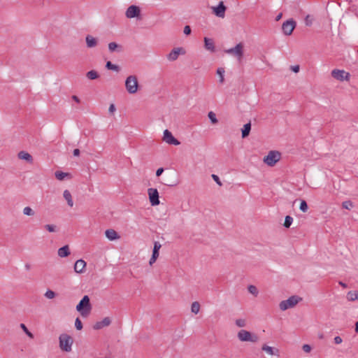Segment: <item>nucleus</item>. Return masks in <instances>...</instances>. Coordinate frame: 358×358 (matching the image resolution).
<instances>
[{
    "label": "nucleus",
    "mask_w": 358,
    "mask_h": 358,
    "mask_svg": "<svg viewBox=\"0 0 358 358\" xmlns=\"http://www.w3.org/2000/svg\"><path fill=\"white\" fill-rule=\"evenodd\" d=\"M76 310L80 313L82 317H87L92 310L90 297L85 295L76 306Z\"/></svg>",
    "instance_id": "obj_1"
},
{
    "label": "nucleus",
    "mask_w": 358,
    "mask_h": 358,
    "mask_svg": "<svg viewBox=\"0 0 358 358\" xmlns=\"http://www.w3.org/2000/svg\"><path fill=\"white\" fill-rule=\"evenodd\" d=\"M125 88L129 94H134L138 92V82L136 76H129L125 80Z\"/></svg>",
    "instance_id": "obj_2"
},
{
    "label": "nucleus",
    "mask_w": 358,
    "mask_h": 358,
    "mask_svg": "<svg viewBox=\"0 0 358 358\" xmlns=\"http://www.w3.org/2000/svg\"><path fill=\"white\" fill-rule=\"evenodd\" d=\"M59 348L62 351L69 352L71 351L73 338L66 334H62L59 337Z\"/></svg>",
    "instance_id": "obj_3"
},
{
    "label": "nucleus",
    "mask_w": 358,
    "mask_h": 358,
    "mask_svg": "<svg viewBox=\"0 0 358 358\" xmlns=\"http://www.w3.org/2000/svg\"><path fill=\"white\" fill-rule=\"evenodd\" d=\"M302 300V299L296 295H293L290 297H289L286 300L282 301L280 304L279 307L281 310H286L289 308H294L299 302H300Z\"/></svg>",
    "instance_id": "obj_4"
},
{
    "label": "nucleus",
    "mask_w": 358,
    "mask_h": 358,
    "mask_svg": "<svg viewBox=\"0 0 358 358\" xmlns=\"http://www.w3.org/2000/svg\"><path fill=\"white\" fill-rule=\"evenodd\" d=\"M237 337L242 342L257 343L259 341V336L257 334L241 329L237 334Z\"/></svg>",
    "instance_id": "obj_5"
},
{
    "label": "nucleus",
    "mask_w": 358,
    "mask_h": 358,
    "mask_svg": "<svg viewBox=\"0 0 358 358\" xmlns=\"http://www.w3.org/2000/svg\"><path fill=\"white\" fill-rule=\"evenodd\" d=\"M281 158V153L277 150H271L264 157V162L268 166H273Z\"/></svg>",
    "instance_id": "obj_6"
},
{
    "label": "nucleus",
    "mask_w": 358,
    "mask_h": 358,
    "mask_svg": "<svg viewBox=\"0 0 358 358\" xmlns=\"http://www.w3.org/2000/svg\"><path fill=\"white\" fill-rule=\"evenodd\" d=\"M226 52L235 56L240 62L243 56V45L238 43L235 47L227 50Z\"/></svg>",
    "instance_id": "obj_7"
},
{
    "label": "nucleus",
    "mask_w": 358,
    "mask_h": 358,
    "mask_svg": "<svg viewBox=\"0 0 358 358\" xmlns=\"http://www.w3.org/2000/svg\"><path fill=\"white\" fill-rule=\"evenodd\" d=\"M296 25V22L293 19H289L283 22L282 25V32L286 36H289L292 34Z\"/></svg>",
    "instance_id": "obj_8"
},
{
    "label": "nucleus",
    "mask_w": 358,
    "mask_h": 358,
    "mask_svg": "<svg viewBox=\"0 0 358 358\" xmlns=\"http://www.w3.org/2000/svg\"><path fill=\"white\" fill-rule=\"evenodd\" d=\"M186 51L183 48H174L166 56L167 59L170 62H174L178 59L179 55H184Z\"/></svg>",
    "instance_id": "obj_9"
},
{
    "label": "nucleus",
    "mask_w": 358,
    "mask_h": 358,
    "mask_svg": "<svg viewBox=\"0 0 358 358\" xmlns=\"http://www.w3.org/2000/svg\"><path fill=\"white\" fill-rule=\"evenodd\" d=\"M331 76L340 81L348 80L350 78L349 73L345 72L344 70L334 69L331 71Z\"/></svg>",
    "instance_id": "obj_10"
},
{
    "label": "nucleus",
    "mask_w": 358,
    "mask_h": 358,
    "mask_svg": "<svg viewBox=\"0 0 358 358\" xmlns=\"http://www.w3.org/2000/svg\"><path fill=\"white\" fill-rule=\"evenodd\" d=\"M141 14V9L138 6L135 5L129 6L126 12L125 15L127 18L138 17Z\"/></svg>",
    "instance_id": "obj_11"
},
{
    "label": "nucleus",
    "mask_w": 358,
    "mask_h": 358,
    "mask_svg": "<svg viewBox=\"0 0 358 358\" xmlns=\"http://www.w3.org/2000/svg\"><path fill=\"white\" fill-rule=\"evenodd\" d=\"M163 141L169 145H178L180 143L168 129L164 131Z\"/></svg>",
    "instance_id": "obj_12"
},
{
    "label": "nucleus",
    "mask_w": 358,
    "mask_h": 358,
    "mask_svg": "<svg viewBox=\"0 0 358 358\" xmlns=\"http://www.w3.org/2000/svg\"><path fill=\"white\" fill-rule=\"evenodd\" d=\"M150 202L152 206L159 204V192L157 189L149 188L148 189Z\"/></svg>",
    "instance_id": "obj_13"
},
{
    "label": "nucleus",
    "mask_w": 358,
    "mask_h": 358,
    "mask_svg": "<svg viewBox=\"0 0 358 358\" xmlns=\"http://www.w3.org/2000/svg\"><path fill=\"white\" fill-rule=\"evenodd\" d=\"M214 14L221 18L224 17L225 16V10L226 7L224 5L223 1H220L217 6H214L212 8Z\"/></svg>",
    "instance_id": "obj_14"
},
{
    "label": "nucleus",
    "mask_w": 358,
    "mask_h": 358,
    "mask_svg": "<svg viewBox=\"0 0 358 358\" xmlns=\"http://www.w3.org/2000/svg\"><path fill=\"white\" fill-rule=\"evenodd\" d=\"M111 320L109 317H104L102 320L96 322L94 326V329L99 330L101 329L103 327H108L110 324Z\"/></svg>",
    "instance_id": "obj_15"
},
{
    "label": "nucleus",
    "mask_w": 358,
    "mask_h": 358,
    "mask_svg": "<svg viewBox=\"0 0 358 358\" xmlns=\"http://www.w3.org/2000/svg\"><path fill=\"white\" fill-rule=\"evenodd\" d=\"M86 267V262L83 259H78L74 264V271L77 273H82L84 272Z\"/></svg>",
    "instance_id": "obj_16"
},
{
    "label": "nucleus",
    "mask_w": 358,
    "mask_h": 358,
    "mask_svg": "<svg viewBox=\"0 0 358 358\" xmlns=\"http://www.w3.org/2000/svg\"><path fill=\"white\" fill-rule=\"evenodd\" d=\"M262 350L269 355H275L278 357L280 355V351L278 348L268 346L266 344L262 345Z\"/></svg>",
    "instance_id": "obj_17"
},
{
    "label": "nucleus",
    "mask_w": 358,
    "mask_h": 358,
    "mask_svg": "<svg viewBox=\"0 0 358 358\" xmlns=\"http://www.w3.org/2000/svg\"><path fill=\"white\" fill-rule=\"evenodd\" d=\"M204 47L207 50L211 52H214L215 51V43L212 38L207 37L204 38Z\"/></svg>",
    "instance_id": "obj_18"
},
{
    "label": "nucleus",
    "mask_w": 358,
    "mask_h": 358,
    "mask_svg": "<svg viewBox=\"0 0 358 358\" xmlns=\"http://www.w3.org/2000/svg\"><path fill=\"white\" fill-rule=\"evenodd\" d=\"M106 238L110 241H115L120 238V236L114 229H110L105 231Z\"/></svg>",
    "instance_id": "obj_19"
},
{
    "label": "nucleus",
    "mask_w": 358,
    "mask_h": 358,
    "mask_svg": "<svg viewBox=\"0 0 358 358\" xmlns=\"http://www.w3.org/2000/svg\"><path fill=\"white\" fill-rule=\"evenodd\" d=\"M85 41L87 48H94L95 46H96L98 43L97 39L91 35H87V36L85 37Z\"/></svg>",
    "instance_id": "obj_20"
},
{
    "label": "nucleus",
    "mask_w": 358,
    "mask_h": 358,
    "mask_svg": "<svg viewBox=\"0 0 358 358\" xmlns=\"http://www.w3.org/2000/svg\"><path fill=\"white\" fill-rule=\"evenodd\" d=\"M18 157L20 159L25 160L29 163H32V162H33L32 156L29 153H28L27 152H25V151H20L18 153Z\"/></svg>",
    "instance_id": "obj_21"
},
{
    "label": "nucleus",
    "mask_w": 358,
    "mask_h": 358,
    "mask_svg": "<svg viewBox=\"0 0 358 358\" xmlns=\"http://www.w3.org/2000/svg\"><path fill=\"white\" fill-rule=\"evenodd\" d=\"M70 254L69 248L68 245H64L58 250V255L60 257H66Z\"/></svg>",
    "instance_id": "obj_22"
},
{
    "label": "nucleus",
    "mask_w": 358,
    "mask_h": 358,
    "mask_svg": "<svg viewBox=\"0 0 358 358\" xmlns=\"http://www.w3.org/2000/svg\"><path fill=\"white\" fill-rule=\"evenodd\" d=\"M63 196L64 198L66 199L68 205L70 207H72L73 206V201L71 192L69 190L66 189L64 191Z\"/></svg>",
    "instance_id": "obj_23"
},
{
    "label": "nucleus",
    "mask_w": 358,
    "mask_h": 358,
    "mask_svg": "<svg viewBox=\"0 0 358 358\" xmlns=\"http://www.w3.org/2000/svg\"><path fill=\"white\" fill-rule=\"evenodd\" d=\"M108 50L110 52H113L114 51L120 52L122 50V48L120 45H117L115 42H110L108 43Z\"/></svg>",
    "instance_id": "obj_24"
},
{
    "label": "nucleus",
    "mask_w": 358,
    "mask_h": 358,
    "mask_svg": "<svg viewBox=\"0 0 358 358\" xmlns=\"http://www.w3.org/2000/svg\"><path fill=\"white\" fill-rule=\"evenodd\" d=\"M250 129H251L250 122L244 124L243 128L242 129V137L243 138L247 137L250 134Z\"/></svg>",
    "instance_id": "obj_25"
},
{
    "label": "nucleus",
    "mask_w": 358,
    "mask_h": 358,
    "mask_svg": "<svg viewBox=\"0 0 358 358\" xmlns=\"http://www.w3.org/2000/svg\"><path fill=\"white\" fill-rule=\"evenodd\" d=\"M23 214L27 216H34L35 215L34 210L29 206H26L23 208Z\"/></svg>",
    "instance_id": "obj_26"
},
{
    "label": "nucleus",
    "mask_w": 358,
    "mask_h": 358,
    "mask_svg": "<svg viewBox=\"0 0 358 358\" xmlns=\"http://www.w3.org/2000/svg\"><path fill=\"white\" fill-rule=\"evenodd\" d=\"M200 310V304L197 301H194L192 303L191 306V311L194 313L197 314Z\"/></svg>",
    "instance_id": "obj_27"
},
{
    "label": "nucleus",
    "mask_w": 358,
    "mask_h": 358,
    "mask_svg": "<svg viewBox=\"0 0 358 358\" xmlns=\"http://www.w3.org/2000/svg\"><path fill=\"white\" fill-rule=\"evenodd\" d=\"M87 77L90 80H94L99 77L98 73L94 70H91L87 73Z\"/></svg>",
    "instance_id": "obj_28"
},
{
    "label": "nucleus",
    "mask_w": 358,
    "mask_h": 358,
    "mask_svg": "<svg viewBox=\"0 0 358 358\" xmlns=\"http://www.w3.org/2000/svg\"><path fill=\"white\" fill-rule=\"evenodd\" d=\"M106 67L109 70H113L115 71H119V70H120V67L117 65L113 64L110 61L106 62Z\"/></svg>",
    "instance_id": "obj_29"
},
{
    "label": "nucleus",
    "mask_w": 358,
    "mask_h": 358,
    "mask_svg": "<svg viewBox=\"0 0 358 358\" xmlns=\"http://www.w3.org/2000/svg\"><path fill=\"white\" fill-rule=\"evenodd\" d=\"M224 69L222 67L217 69V74L220 76V83H223L224 80Z\"/></svg>",
    "instance_id": "obj_30"
},
{
    "label": "nucleus",
    "mask_w": 358,
    "mask_h": 358,
    "mask_svg": "<svg viewBox=\"0 0 358 358\" xmlns=\"http://www.w3.org/2000/svg\"><path fill=\"white\" fill-rule=\"evenodd\" d=\"M348 299L349 301H355L358 299V292H349L348 293Z\"/></svg>",
    "instance_id": "obj_31"
},
{
    "label": "nucleus",
    "mask_w": 358,
    "mask_h": 358,
    "mask_svg": "<svg viewBox=\"0 0 358 358\" xmlns=\"http://www.w3.org/2000/svg\"><path fill=\"white\" fill-rule=\"evenodd\" d=\"M55 175L57 180H63L68 176V173L62 171H56Z\"/></svg>",
    "instance_id": "obj_32"
},
{
    "label": "nucleus",
    "mask_w": 358,
    "mask_h": 358,
    "mask_svg": "<svg viewBox=\"0 0 358 358\" xmlns=\"http://www.w3.org/2000/svg\"><path fill=\"white\" fill-rule=\"evenodd\" d=\"M248 292L251 294L254 295L255 296H257L259 294L258 289L255 285H249L248 287Z\"/></svg>",
    "instance_id": "obj_33"
},
{
    "label": "nucleus",
    "mask_w": 358,
    "mask_h": 358,
    "mask_svg": "<svg viewBox=\"0 0 358 358\" xmlns=\"http://www.w3.org/2000/svg\"><path fill=\"white\" fill-rule=\"evenodd\" d=\"M208 118L210 119V122L213 123V124H216L217 123V119L216 117V115L214 112L213 111H210L208 114Z\"/></svg>",
    "instance_id": "obj_34"
},
{
    "label": "nucleus",
    "mask_w": 358,
    "mask_h": 358,
    "mask_svg": "<svg viewBox=\"0 0 358 358\" xmlns=\"http://www.w3.org/2000/svg\"><path fill=\"white\" fill-rule=\"evenodd\" d=\"M44 296L45 298L48 299H52L55 297L56 296V294L55 292H53L52 290L51 289H48L45 294H44Z\"/></svg>",
    "instance_id": "obj_35"
},
{
    "label": "nucleus",
    "mask_w": 358,
    "mask_h": 358,
    "mask_svg": "<svg viewBox=\"0 0 358 358\" xmlns=\"http://www.w3.org/2000/svg\"><path fill=\"white\" fill-rule=\"evenodd\" d=\"M292 222H293V218L291 216H289V215L286 216L285 222H284V227L286 228H289L291 226Z\"/></svg>",
    "instance_id": "obj_36"
},
{
    "label": "nucleus",
    "mask_w": 358,
    "mask_h": 358,
    "mask_svg": "<svg viewBox=\"0 0 358 358\" xmlns=\"http://www.w3.org/2000/svg\"><path fill=\"white\" fill-rule=\"evenodd\" d=\"M299 208L303 213L307 212L308 207L306 201L301 200Z\"/></svg>",
    "instance_id": "obj_37"
},
{
    "label": "nucleus",
    "mask_w": 358,
    "mask_h": 358,
    "mask_svg": "<svg viewBox=\"0 0 358 358\" xmlns=\"http://www.w3.org/2000/svg\"><path fill=\"white\" fill-rule=\"evenodd\" d=\"M20 327L23 329V331H24V333L29 337V338H33L34 337V335L31 332H30L28 329L27 328V327L25 326V324H20Z\"/></svg>",
    "instance_id": "obj_38"
},
{
    "label": "nucleus",
    "mask_w": 358,
    "mask_h": 358,
    "mask_svg": "<svg viewBox=\"0 0 358 358\" xmlns=\"http://www.w3.org/2000/svg\"><path fill=\"white\" fill-rule=\"evenodd\" d=\"M236 324L238 327H244L246 326V321L244 319H238L236 320Z\"/></svg>",
    "instance_id": "obj_39"
},
{
    "label": "nucleus",
    "mask_w": 358,
    "mask_h": 358,
    "mask_svg": "<svg viewBox=\"0 0 358 358\" xmlns=\"http://www.w3.org/2000/svg\"><path fill=\"white\" fill-rule=\"evenodd\" d=\"M49 232H55L56 226L54 224H45L44 227Z\"/></svg>",
    "instance_id": "obj_40"
},
{
    "label": "nucleus",
    "mask_w": 358,
    "mask_h": 358,
    "mask_svg": "<svg viewBox=\"0 0 358 358\" xmlns=\"http://www.w3.org/2000/svg\"><path fill=\"white\" fill-rule=\"evenodd\" d=\"M342 206L343 208L349 210L352 207V203L350 201H346L343 202Z\"/></svg>",
    "instance_id": "obj_41"
},
{
    "label": "nucleus",
    "mask_w": 358,
    "mask_h": 358,
    "mask_svg": "<svg viewBox=\"0 0 358 358\" xmlns=\"http://www.w3.org/2000/svg\"><path fill=\"white\" fill-rule=\"evenodd\" d=\"M75 327L78 330H80L83 328V324L79 318H76L75 321Z\"/></svg>",
    "instance_id": "obj_42"
},
{
    "label": "nucleus",
    "mask_w": 358,
    "mask_h": 358,
    "mask_svg": "<svg viewBox=\"0 0 358 358\" xmlns=\"http://www.w3.org/2000/svg\"><path fill=\"white\" fill-rule=\"evenodd\" d=\"M212 178H213V179L214 180V181H215V182L218 185H220V186H222V182H221V181H220V178H219V177H218L217 175H215V174H213V175H212Z\"/></svg>",
    "instance_id": "obj_43"
},
{
    "label": "nucleus",
    "mask_w": 358,
    "mask_h": 358,
    "mask_svg": "<svg viewBox=\"0 0 358 358\" xmlns=\"http://www.w3.org/2000/svg\"><path fill=\"white\" fill-rule=\"evenodd\" d=\"M161 246L162 245H161V244L159 242H157V241L155 242L154 243L153 250L159 252L160 248H161Z\"/></svg>",
    "instance_id": "obj_44"
},
{
    "label": "nucleus",
    "mask_w": 358,
    "mask_h": 358,
    "mask_svg": "<svg viewBox=\"0 0 358 358\" xmlns=\"http://www.w3.org/2000/svg\"><path fill=\"white\" fill-rule=\"evenodd\" d=\"M302 349L305 352H310V350H311V347L310 345H308V344H304L302 347Z\"/></svg>",
    "instance_id": "obj_45"
},
{
    "label": "nucleus",
    "mask_w": 358,
    "mask_h": 358,
    "mask_svg": "<svg viewBox=\"0 0 358 358\" xmlns=\"http://www.w3.org/2000/svg\"><path fill=\"white\" fill-rule=\"evenodd\" d=\"M183 32L185 35H189L191 34V28L189 25H186L184 27Z\"/></svg>",
    "instance_id": "obj_46"
},
{
    "label": "nucleus",
    "mask_w": 358,
    "mask_h": 358,
    "mask_svg": "<svg viewBox=\"0 0 358 358\" xmlns=\"http://www.w3.org/2000/svg\"><path fill=\"white\" fill-rule=\"evenodd\" d=\"M336 344H341L343 342V339L340 336H336L334 339Z\"/></svg>",
    "instance_id": "obj_47"
},
{
    "label": "nucleus",
    "mask_w": 358,
    "mask_h": 358,
    "mask_svg": "<svg viewBox=\"0 0 358 358\" xmlns=\"http://www.w3.org/2000/svg\"><path fill=\"white\" fill-rule=\"evenodd\" d=\"M163 171H164V169L163 168L158 169L157 170V171H156V176H160L162 174Z\"/></svg>",
    "instance_id": "obj_48"
},
{
    "label": "nucleus",
    "mask_w": 358,
    "mask_h": 358,
    "mask_svg": "<svg viewBox=\"0 0 358 358\" xmlns=\"http://www.w3.org/2000/svg\"><path fill=\"white\" fill-rule=\"evenodd\" d=\"M110 113H113L115 110V107L114 104H110L108 109Z\"/></svg>",
    "instance_id": "obj_49"
},
{
    "label": "nucleus",
    "mask_w": 358,
    "mask_h": 358,
    "mask_svg": "<svg viewBox=\"0 0 358 358\" xmlns=\"http://www.w3.org/2000/svg\"><path fill=\"white\" fill-rule=\"evenodd\" d=\"M159 252L152 250V257H154L155 258L157 259L159 257Z\"/></svg>",
    "instance_id": "obj_50"
},
{
    "label": "nucleus",
    "mask_w": 358,
    "mask_h": 358,
    "mask_svg": "<svg viewBox=\"0 0 358 358\" xmlns=\"http://www.w3.org/2000/svg\"><path fill=\"white\" fill-rule=\"evenodd\" d=\"M156 260H157L156 258H155L154 257H151V258L150 259V261H149L150 265H152L156 262Z\"/></svg>",
    "instance_id": "obj_51"
},
{
    "label": "nucleus",
    "mask_w": 358,
    "mask_h": 358,
    "mask_svg": "<svg viewBox=\"0 0 358 358\" xmlns=\"http://www.w3.org/2000/svg\"><path fill=\"white\" fill-rule=\"evenodd\" d=\"M292 69L294 72L297 73L299 71V66H294L292 67Z\"/></svg>",
    "instance_id": "obj_52"
},
{
    "label": "nucleus",
    "mask_w": 358,
    "mask_h": 358,
    "mask_svg": "<svg viewBox=\"0 0 358 358\" xmlns=\"http://www.w3.org/2000/svg\"><path fill=\"white\" fill-rule=\"evenodd\" d=\"M72 99L74 100L77 103L80 102V99L76 95L72 96Z\"/></svg>",
    "instance_id": "obj_53"
},
{
    "label": "nucleus",
    "mask_w": 358,
    "mask_h": 358,
    "mask_svg": "<svg viewBox=\"0 0 358 358\" xmlns=\"http://www.w3.org/2000/svg\"><path fill=\"white\" fill-rule=\"evenodd\" d=\"M80 155V150L78 149H75L73 150V155L78 156Z\"/></svg>",
    "instance_id": "obj_54"
},
{
    "label": "nucleus",
    "mask_w": 358,
    "mask_h": 358,
    "mask_svg": "<svg viewBox=\"0 0 358 358\" xmlns=\"http://www.w3.org/2000/svg\"><path fill=\"white\" fill-rule=\"evenodd\" d=\"M282 16V13H279V14L275 17V20H276V21L280 20L281 19Z\"/></svg>",
    "instance_id": "obj_55"
},
{
    "label": "nucleus",
    "mask_w": 358,
    "mask_h": 358,
    "mask_svg": "<svg viewBox=\"0 0 358 358\" xmlns=\"http://www.w3.org/2000/svg\"><path fill=\"white\" fill-rule=\"evenodd\" d=\"M306 24L308 26L311 24V22L310 20H308V16H307L306 18Z\"/></svg>",
    "instance_id": "obj_56"
},
{
    "label": "nucleus",
    "mask_w": 358,
    "mask_h": 358,
    "mask_svg": "<svg viewBox=\"0 0 358 358\" xmlns=\"http://www.w3.org/2000/svg\"><path fill=\"white\" fill-rule=\"evenodd\" d=\"M355 331L358 332V321L355 323Z\"/></svg>",
    "instance_id": "obj_57"
},
{
    "label": "nucleus",
    "mask_w": 358,
    "mask_h": 358,
    "mask_svg": "<svg viewBox=\"0 0 358 358\" xmlns=\"http://www.w3.org/2000/svg\"><path fill=\"white\" fill-rule=\"evenodd\" d=\"M339 284L343 287H346V285L345 283H343V282H339Z\"/></svg>",
    "instance_id": "obj_58"
}]
</instances>
